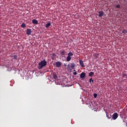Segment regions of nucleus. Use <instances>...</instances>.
<instances>
[{"label":"nucleus","instance_id":"nucleus-14","mask_svg":"<svg viewBox=\"0 0 127 127\" xmlns=\"http://www.w3.org/2000/svg\"><path fill=\"white\" fill-rule=\"evenodd\" d=\"M71 60V57H69V56H67L66 57V61L67 62H69Z\"/></svg>","mask_w":127,"mask_h":127},{"label":"nucleus","instance_id":"nucleus-5","mask_svg":"<svg viewBox=\"0 0 127 127\" xmlns=\"http://www.w3.org/2000/svg\"><path fill=\"white\" fill-rule=\"evenodd\" d=\"M118 117V115L117 113H115L114 114H113V120H117Z\"/></svg>","mask_w":127,"mask_h":127},{"label":"nucleus","instance_id":"nucleus-6","mask_svg":"<svg viewBox=\"0 0 127 127\" xmlns=\"http://www.w3.org/2000/svg\"><path fill=\"white\" fill-rule=\"evenodd\" d=\"M86 77V73L85 72H82L81 73H80V78H84Z\"/></svg>","mask_w":127,"mask_h":127},{"label":"nucleus","instance_id":"nucleus-19","mask_svg":"<svg viewBox=\"0 0 127 127\" xmlns=\"http://www.w3.org/2000/svg\"><path fill=\"white\" fill-rule=\"evenodd\" d=\"M127 75L126 73H123L122 77L124 78H127Z\"/></svg>","mask_w":127,"mask_h":127},{"label":"nucleus","instance_id":"nucleus-27","mask_svg":"<svg viewBox=\"0 0 127 127\" xmlns=\"http://www.w3.org/2000/svg\"><path fill=\"white\" fill-rule=\"evenodd\" d=\"M73 71H76V70H75V69H74V70H73Z\"/></svg>","mask_w":127,"mask_h":127},{"label":"nucleus","instance_id":"nucleus-26","mask_svg":"<svg viewBox=\"0 0 127 127\" xmlns=\"http://www.w3.org/2000/svg\"><path fill=\"white\" fill-rule=\"evenodd\" d=\"M77 73L76 72H73V75H77Z\"/></svg>","mask_w":127,"mask_h":127},{"label":"nucleus","instance_id":"nucleus-12","mask_svg":"<svg viewBox=\"0 0 127 127\" xmlns=\"http://www.w3.org/2000/svg\"><path fill=\"white\" fill-rule=\"evenodd\" d=\"M74 55V54H73L72 52H70L68 53L67 54V56L68 57H71V56H73Z\"/></svg>","mask_w":127,"mask_h":127},{"label":"nucleus","instance_id":"nucleus-8","mask_svg":"<svg viewBox=\"0 0 127 127\" xmlns=\"http://www.w3.org/2000/svg\"><path fill=\"white\" fill-rule=\"evenodd\" d=\"M26 33H27V35H30L31 33H32V30L29 29H27Z\"/></svg>","mask_w":127,"mask_h":127},{"label":"nucleus","instance_id":"nucleus-20","mask_svg":"<svg viewBox=\"0 0 127 127\" xmlns=\"http://www.w3.org/2000/svg\"><path fill=\"white\" fill-rule=\"evenodd\" d=\"M94 82V80L92 79V78H89V83H93Z\"/></svg>","mask_w":127,"mask_h":127},{"label":"nucleus","instance_id":"nucleus-16","mask_svg":"<svg viewBox=\"0 0 127 127\" xmlns=\"http://www.w3.org/2000/svg\"><path fill=\"white\" fill-rule=\"evenodd\" d=\"M53 77H54V78L55 79H58V76H57V74H55V73H54V74H53Z\"/></svg>","mask_w":127,"mask_h":127},{"label":"nucleus","instance_id":"nucleus-9","mask_svg":"<svg viewBox=\"0 0 127 127\" xmlns=\"http://www.w3.org/2000/svg\"><path fill=\"white\" fill-rule=\"evenodd\" d=\"M103 15H104V12H103V11H99V12H98V16H99L100 17H102Z\"/></svg>","mask_w":127,"mask_h":127},{"label":"nucleus","instance_id":"nucleus-25","mask_svg":"<svg viewBox=\"0 0 127 127\" xmlns=\"http://www.w3.org/2000/svg\"><path fill=\"white\" fill-rule=\"evenodd\" d=\"M52 56L54 57H56V54H55V53H53L52 54Z\"/></svg>","mask_w":127,"mask_h":127},{"label":"nucleus","instance_id":"nucleus-21","mask_svg":"<svg viewBox=\"0 0 127 127\" xmlns=\"http://www.w3.org/2000/svg\"><path fill=\"white\" fill-rule=\"evenodd\" d=\"M12 57H13V59L14 60H17V55H13Z\"/></svg>","mask_w":127,"mask_h":127},{"label":"nucleus","instance_id":"nucleus-4","mask_svg":"<svg viewBox=\"0 0 127 127\" xmlns=\"http://www.w3.org/2000/svg\"><path fill=\"white\" fill-rule=\"evenodd\" d=\"M55 65H56V67L59 68L61 67V66L62 65V64L61 62L58 61V62H56Z\"/></svg>","mask_w":127,"mask_h":127},{"label":"nucleus","instance_id":"nucleus-17","mask_svg":"<svg viewBox=\"0 0 127 127\" xmlns=\"http://www.w3.org/2000/svg\"><path fill=\"white\" fill-rule=\"evenodd\" d=\"M106 117L109 119H111V115H110L108 113H106Z\"/></svg>","mask_w":127,"mask_h":127},{"label":"nucleus","instance_id":"nucleus-11","mask_svg":"<svg viewBox=\"0 0 127 127\" xmlns=\"http://www.w3.org/2000/svg\"><path fill=\"white\" fill-rule=\"evenodd\" d=\"M94 56L95 57V59L99 58V54L95 53L94 54Z\"/></svg>","mask_w":127,"mask_h":127},{"label":"nucleus","instance_id":"nucleus-10","mask_svg":"<svg viewBox=\"0 0 127 127\" xmlns=\"http://www.w3.org/2000/svg\"><path fill=\"white\" fill-rule=\"evenodd\" d=\"M32 22L34 24H38V21L36 20V19H33Z\"/></svg>","mask_w":127,"mask_h":127},{"label":"nucleus","instance_id":"nucleus-22","mask_svg":"<svg viewBox=\"0 0 127 127\" xmlns=\"http://www.w3.org/2000/svg\"><path fill=\"white\" fill-rule=\"evenodd\" d=\"M127 33V30L126 29H124L122 31V33Z\"/></svg>","mask_w":127,"mask_h":127},{"label":"nucleus","instance_id":"nucleus-18","mask_svg":"<svg viewBox=\"0 0 127 127\" xmlns=\"http://www.w3.org/2000/svg\"><path fill=\"white\" fill-rule=\"evenodd\" d=\"M26 26V24H25L24 23H23L21 24V28H25Z\"/></svg>","mask_w":127,"mask_h":127},{"label":"nucleus","instance_id":"nucleus-3","mask_svg":"<svg viewBox=\"0 0 127 127\" xmlns=\"http://www.w3.org/2000/svg\"><path fill=\"white\" fill-rule=\"evenodd\" d=\"M60 54H61V56H62V57H64V56L66 55L67 52H65V50H61L60 51Z\"/></svg>","mask_w":127,"mask_h":127},{"label":"nucleus","instance_id":"nucleus-1","mask_svg":"<svg viewBox=\"0 0 127 127\" xmlns=\"http://www.w3.org/2000/svg\"><path fill=\"white\" fill-rule=\"evenodd\" d=\"M47 65V62L45 60H43L39 63V66H38V69H43L44 67Z\"/></svg>","mask_w":127,"mask_h":127},{"label":"nucleus","instance_id":"nucleus-7","mask_svg":"<svg viewBox=\"0 0 127 127\" xmlns=\"http://www.w3.org/2000/svg\"><path fill=\"white\" fill-rule=\"evenodd\" d=\"M79 61L80 66H81L82 67H84L85 65H84L83 61L81 60H79Z\"/></svg>","mask_w":127,"mask_h":127},{"label":"nucleus","instance_id":"nucleus-13","mask_svg":"<svg viewBox=\"0 0 127 127\" xmlns=\"http://www.w3.org/2000/svg\"><path fill=\"white\" fill-rule=\"evenodd\" d=\"M51 25V23L50 22H49L48 23L46 24V27L47 28H48L49 27V26H50Z\"/></svg>","mask_w":127,"mask_h":127},{"label":"nucleus","instance_id":"nucleus-23","mask_svg":"<svg viewBox=\"0 0 127 127\" xmlns=\"http://www.w3.org/2000/svg\"><path fill=\"white\" fill-rule=\"evenodd\" d=\"M120 7H121V6H120V4H118V5H116L117 8H120Z\"/></svg>","mask_w":127,"mask_h":127},{"label":"nucleus","instance_id":"nucleus-15","mask_svg":"<svg viewBox=\"0 0 127 127\" xmlns=\"http://www.w3.org/2000/svg\"><path fill=\"white\" fill-rule=\"evenodd\" d=\"M94 74V73L93 72H90L89 73V76L92 77L93 76Z\"/></svg>","mask_w":127,"mask_h":127},{"label":"nucleus","instance_id":"nucleus-28","mask_svg":"<svg viewBox=\"0 0 127 127\" xmlns=\"http://www.w3.org/2000/svg\"><path fill=\"white\" fill-rule=\"evenodd\" d=\"M52 59L53 60H54V58H52Z\"/></svg>","mask_w":127,"mask_h":127},{"label":"nucleus","instance_id":"nucleus-24","mask_svg":"<svg viewBox=\"0 0 127 127\" xmlns=\"http://www.w3.org/2000/svg\"><path fill=\"white\" fill-rule=\"evenodd\" d=\"M95 98H96L97 97V94L96 93H94L93 95Z\"/></svg>","mask_w":127,"mask_h":127},{"label":"nucleus","instance_id":"nucleus-2","mask_svg":"<svg viewBox=\"0 0 127 127\" xmlns=\"http://www.w3.org/2000/svg\"><path fill=\"white\" fill-rule=\"evenodd\" d=\"M75 64L74 63H72L70 64L67 65V68L71 70V69H75Z\"/></svg>","mask_w":127,"mask_h":127}]
</instances>
